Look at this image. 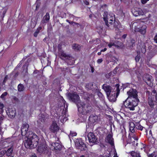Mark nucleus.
Instances as JSON below:
<instances>
[{
    "mask_svg": "<svg viewBox=\"0 0 157 157\" xmlns=\"http://www.w3.org/2000/svg\"><path fill=\"white\" fill-rule=\"evenodd\" d=\"M5 153V151H0V157L3 156Z\"/></svg>",
    "mask_w": 157,
    "mask_h": 157,
    "instance_id": "nucleus-42",
    "label": "nucleus"
},
{
    "mask_svg": "<svg viewBox=\"0 0 157 157\" xmlns=\"http://www.w3.org/2000/svg\"><path fill=\"white\" fill-rule=\"evenodd\" d=\"M126 35H124L123 36V37L124 38H125L126 37Z\"/></svg>",
    "mask_w": 157,
    "mask_h": 157,
    "instance_id": "nucleus-57",
    "label": "nucleus"
},
{
    "mask_svg": "<svg viewBox=\"0 0 157 157\" xmlns=\"http://www.w3.org/2000/svg\"><path fill=\"white\" fill-rule=\"evenodd\" d=\"M143 79L149 86H153V80L151 76L148 74H146L144 76Z\"/></svg>",
    "mask_w": 157,
    "mask_h": 157,
    "instance_id": "nucleus-10",
    "label": "nucleus"
},
{
    "mask_svg": "<svg viewBox=\"0 0 157 157\" xmlns=\"http://www.w3.org/2000/svg\"><path fill=\"white\" fill-rule=\"evenodd\" d=\"M69 96L72 101L77 104L81 117L86 118V115L90 111L91 107L87 104L81 102L79 96L75 93L70 94Z\"/></svg>",
    "mask_w": 157,
    "mask_h": 157,
    "instance_id": "nucleus-2",
    "label": "nucleus"
},
{
    "mask_svg": "<svg viewBox=\"0 0 157 157\" xmlns=\"http://www.w3.org/2000/svg\"><path fill=\"white\" fill-rule=\"evenodd\" d=\"M76 148L81 151L85 150L86 147L81 139H76L75 141Z\"/></svg>",
    "mask_w": 157,
    "mask_h": 157,
    "instance_id": "nucleus-7",
    "label": "nucleus"
},
{
    "mask_svg": "<svg viewBox=\"0 0 157 157\" xmlns=\"http://www.w3.org/2000/svg\"><path fill=\"white\" fill-rule=\"evenodd\" d=\"M8 144L6 140H1L0 141V148L6 147L8 146Z\"/></svg>",
    "mask_w": 157,
    "mask_h": 157,
    "instance_id": "nucleus-17",
    "label": "nucleus"
},
{
    "mask_svg": "<svg viewBox=\"0 0 157 157\" xmlns=\"http://www.w3.org/2000/svg\"><path fill=\"white\" fill-rule=\"evenodd\" d=\"M16 111L14 109L9 110L8 115L11 118L14 117L15 116Z\"/></svg>",
    "mask_w": 157,
    "mask_h": 157,
    "instance_id": "nucleus-21",
    "label": "nucleus"
},
{
    "mask_svg": "<svg viewBox=\"0 0 157 157\" xmlns=\"http://www.w3.org/2000/svg\"><path fill=\"white\" fill-rule=\"evenodd\" d=\"M1 120H2V117H1Z\"/></svg>",
    "mask_w": 157,
    "mask_h": 157,
    "instance_id": "nucleus-61",
    "label": "nucleus"
},
{
    "mask_svg": "<svg viewBox=\"0 0 157 157\" xmlns=\"http://www.w3.org/2000/svg\"><path fill=\"white\" fill-rule=\"evenodd\" d=\"M18 90L19 91H22L24 90V87L22 84H19L18 86Z\"/></svg>",
    "mask_w": 157,
    "mask_h": 157,
    "instance_id": "nucleus-29",
    "label": "nucleus"
},
{
    "mask_svg": "<svg viewBox=\"0 0 157 157\" xmlns=\"http://www.w3.org/2000/svg\"><path fill=\"white\" fill-rule=\"evenodd\" d=\"M37 150L41 154H44L47 152V146L44 140H42L41 141L38 146Z\"/></svg>",
    "mask_w": 157,
    "mask_h": 157,
    "instance_id": "nucleus-6",
    "label": "nucleus"
},
{
    "mask_svg": "<svg viewBox=\"0 0 157 157\" xmlns=\"http://www.w3.org/2000/svg\"><path fill=\"white\" fill-rule=\"evenodd\" d=\"M127 94L129 97L128 98H132L133 100L138 99L137 98V92L136 90L134 89H130L127 92Z\"/></svg>",
    "mask_w": 157,
    "mask_h": 157,
    "instance_id": "nucleus-9",
    "label": "nucleus"
},
{
    "mask_svg": "<svg viewBox=\"0 0 157 157\" xmlns=\"http://www.w3.org/2000/svg\"><path fill=\"white\" fill-rule=\"evenodd\" d=\"M137 48L138 55L136 57L135 60L136 62H138L139 61L140 58V52L143 54L146 52V46L144 42L140 40L138 44Z\"/></svg>",
    "mask_w": 157,
    "mask_h": 157,
    "instance_id": "nucleus-5",
    "label": "nucleus"
},
{
    "mask_svg": "<svg viewBox=\"0 0 157 157\" xmlns=\"http://www.w3.org/2000/svg\"><path fill=\"white\" fill-rule=\"evenodd\" d=\"M149 1V0H141V2L142 4H145Z\"/></svg>",
    "mask_w": 157,
    "mask_h": 157,
    "instance_id": "nucleus-41",
    "label": "nucleus"
},
{
    "mask_svg": "<svg viewBox=\"0 0 157 157\" xmlns=\"http://www.w3.org/2000/svg\"><path fill=\"white\" fill-rule=\"evenodd\" d=\"M31 157H37L36 156V155L35 154H34L32 155Z\"/></svg>",
    "mask_w": 157,
    "mask_h": 157,
    "instance_id": "nucleus-55",
    "label": "nucleus"
},
{
    "mask_svg": "<svg viewBox=\"0 0 157 157\" xmlns=\"http://www.w3.org/2000/svg\"><path fill=\"white\" fill-rule=\"evenodd\" d=\"M10 157H13V156H10Z\"/></svg>",
    "mask_w": 157,
    "mask_h": 157,
    "instance_id": "nucleus-64",
    "label": "nucleus"
},
{
    "mask_svg": "<svg viewBox=\"0 0 157 157\" xmlns=\"http://www.w3.org/2000/svg\"><path fill=\"white\" fill-rule=\"evenodd\" d=\"M148 103L150 106L152 107L154 105V103L153 101L150 99H149Z\"/></svg>",
    "mask_w": 157,
    "mask_h": 157,
    "instance_id": "nucleus-34",
    "label": "nucleus"
},
{
    "mask_svg": "<svg viewBox=\"0 0 157 157\" xmlns=\"http://www.w3.org/2000/svg\"><path fill=\"white\" fill-rule=\"evenodd\" d=\"M13 100L16 101H17L18 99L15 97H14L13 98Z\"/></svg>",
    "mask_w": 157,
    "mask_h": 157,
    "instance_id": "nucleus-51",
    "label": "nucleus"
},
{
    "mask_svg": "<svg viewBox=\"0 0 157 157\" xmlns=\"http://www.w3.org/2000/svg\"><path fill=\"white\" fill-rule=\"evenodd\" d=\"M110 74H111L110 73L108 75H107V74H106V77L107 78H109V75Z\"/></svg>",
    "mask_w": 157,
    "mask_h": 157,
    "instance_id": "nucleus-54",
    "label": "nucleus"
},
{
    "mask_svg": "<svg viewBox=\"0 0 157 157\" xmlns=\"http://www.w3.org/2000/svg\"><path fill=\"white\" fill-rule=\"evenodd\" d=\"M84 2L85 4L87 5H88L89 4V2L87 1H84Z\"/></svg>",
    "mask_w": 157,
    "mask_h": 157,
    "instance_id": "nucleus-47",
    "label": "nucleus"
},
{
    "mask_svg": "<svg viewBox=\"0 0 157 157\" xmlns=\"http://www.w3.org/2000/svg\"><path fill=\"white\" fill-rule=\"evenodd\" d=\"M59 129V127L57 124L55 122H53L50 127V131L53 132H57Z\"/></svg>",
    "mask_w": 157,
    "mask_h": 157,
    "instance_id": "nucleus-12",
    "label": "nucleus"
},
{
    "mask_svg": "<svg viewBox=\"0 0 157 157\" xmlns=\"http://www.w3.org/2000/svg\"><path fill=\"white\" fill-rule=\"evenodd\" d=\"M108 47L110 48L113 46H115L116 47H119V46H117L114 43H112V42H110L108 45Z\"/></svg>",
    "mask_w": 157,
    "mask_h": 157,
    "instance_id": "nucleus-33",
    "label": "nucleus"
},
{
    "mask_svg": "<svg viewBox=\"0 0 157 157\" xmlns=\"http://www.w3.org/2000/svg\"><path fill=\"white\" fill-rule=\"evenodd\" d=\"M154 40L155 42L157 43V34L155 36Z\"/></svg>",
    "mask_w": 157,
    "mask_h": 157,
    "instance_id": "nucleus-44",
    "label": "nucleus"
},
{
    "mask_svg": "<svg viewBox=\"0 0 157 157\" xmlns=\"http://www.w3.org/2000/svg\"><path fill=\"white\" fill-rule=\"evenodd\" d=\"M128 142L129 143H132L133 141L132 140V138L130 136H128Z\"/></svg>",
    "mask_w": 157,
    "mask_h": 157,
    "instance_id": "nucleus-37",
    "label": "nucleus"
},
{
    "mask_svg": "<svg viewBox=\"0 0 157 157\" xmlns=\"http://www.w3.org/2000/svg\"><path fill=\"white\" fill-rule=\"evenodd\" d=\"M29 125L26 123L23 124L21 128V134L22 136L26 135L25 145L28 148L32 149L37 147L38 144L39 140L37 136L32 132H29V135L27 132L28 131Z\"/></svg>",
    "mask_w": 157,
    "mask_h": 157,
    "instance_id": "nucleus-1",
    "label": "nucleus"
},
{
    "mask_svg": "<svg viewBox=\"0 0 157 157\" xmlns=\"http://www.w3.org/2000/svg\"><path fill=\"white\" fill-rule=\"evenodd\" d=\"M149 133H150V134H151V130H150L149 131Z\"/></svg>",
    "mask_w": 157,
    "mask_h": 157,
    "instance_id": "nucleus-60",
    "label": "nucleus"
},
{
    "mask_svg": "<svg viewBox=\"0 0 157 157\" xmlns=\"http://www.w3.org/2000/svg\"><path fill=\"white\" fill-rule=\"evenodd\" d=\"M135 127V124L134 123L131 122L129 123V130L132 132L133 133L134 132V128Z\"/></svg>",
    "mask_w": 157,
    "mask_h": 157,
    "instance_id": "nucleus-23",
    "label": "nucleus"
},
{
    "mask_svg": "<svg viewBox=\"0 0 157 157\" xmlns=\"http://www.w3.org/2000/svg\"><path fill=\"white\" fill-rule=\"evenodd\" d=\"M106 141L109 143L111 145L113 146V139L111 133L109 134L107 136L106 138Z\"/></svg>",
    "mask_w": 157,
    "mask_h": 157,
    "instance_id": "nucleus-15",
    "label": "nucleus"
},
{
    "mask_svg": "<svg viewBox=\"0 0 157 157\" xmlns=\"http://www.w3.org/2000/svg\"><path fill=\"white\" fill-rule=\"evenodd\" d=\"M98 119V117L96 115H92L89 117V121L92 123L96 122Z\"/></svg>",
    "mask_w": 157,
    "mask_h": 157,
    "instance_id": "nucleus-22",
    "label": "nucleus"
},
{
    "mask_svg": "<svg viewBox=\"0 0 157 157\" xmlns=\"http://www.w3.org/2000/svg\"><path fill=\"white\" fill-rule=\"evenodd\" d=\"M7 92H4L1 96L0 98L2 99H3L4 98V97L6 96L7 95Z\"/></svg>",
    "mask_w": 157,
    "mask_h": 157,
    "instance_id": "nucleus-35",
    "label": "nucleus"
},
{
    "mask_svg": "<svg viewBox=\"0 0 157 157\" xmlns=\"http://www.w3.org/2000/svg\"><path fill=\"white\" fill-rule=\"evenodd\" d=\"M87 137L90 143H94L96 142L97 139L93 133L91 132L89 133Z\"/></svg>",
    "mask_w": 157,
    "mask_h": 157,
    "instance_id": "nucleus-11",
    "label": "nucleus"
},
{
    "mask_svg": "<svg viewBox=\"0 0 157 157\" xmlns=\"http://www.w3.org/2000/svg\"><path fill=\"white\" fill-rule=\"evenodd\" d=\"M108 43L107 42L104 41L101 44V46L102 47H106L107 44Z\"/></svg>",
    "mask_w": 157,
    "mask_h": 157,
    "instance_id": "nucleus-39",
    "label": "nucleus"
},
{
    "mask_svg": "<svg viewBox=\"0 0 157 157\" xmlns=\"http://www.w3.org/2000/svg\"><path fill=\"white\" fill-rule=\"evenodd\" d=\"M40 117V119L42 122H44L48 117L47 116L44 114H41Z\"/></svg>",
    "mask_w": 157,
    "mask_h": 157,
    "instance_id": "nucleus-25",
    "label": "nucleus"
},
{
    "mask_svg": "<svg viewBox=\"0 0 157 157\" xmlns=\"http://www.w3.org/2000/svg\"><path fill=\"white\" fill-rule=\"evenodd\" d=\"M80 48V47L77 44H73L72 45V48L76 51L78 50Z\"/></svg>",
    "mask_w": 157,
    "mask_h": 157,
    "instance_id": "nucleus-27",
    "label": "nucleus"
},
{
    "mask_svg": "<svg viewBox=\"0 0 157 157\" xmlns=\"http://www.w3.org/2000/svg\"><path fill=\"white\" fill-rule=\"evenodd\" d=\"M131 155L132 157H140L139 153L135 151L132 152Z\"/></svg>",
    "mask_w": 157,
    "mask_h": 157,
    "instance_id": "nucleus-28",
    "label": "nucleus"
},
{
    "mask_svg": "<svg viewBox=\"0 0 157 157\" xmlns=\"http://www.w3.org/2000/svg\"><path fill=\"white\" fill-rule=\"evenodd\" d=\"M132 137L134 140H137V138L136 137Z\"/></svg>",
    "mask_w": 157,
    "mask_h": 157,
    "instance_id": "nucleus-53",
    "label": "nucleus"
},
{
    "mask_svg": "<svg viewBox=\"0 0 157 157\" xmlns=\"http://www.w3.org/2000/svg\"><path fill=\"white\" fill-rule=\"evenodd\" d=\"M4 107V105L2 103H0V109L1 110V112H3V109Z\"/></svg>",
    "mask_w": 157,
    "mask_h": 157,
    "instance_id": "nucleus-36",
    "label": "nucleus"
},
{
    "mask_svg": "<svg viewBox=\"0 0 157 157\" xmlns=\"http://www.w3.org/2000/svg\"><path fill=\"white\" fill-rule=\"evenodd\" d=\"M40 31H38V30H36V31L35 32L34 34V36L35 37H36L38 34L39 33Z\"/></svg>",
    "mask_w": 157,
    "mask_h": 157,
    "instance_id": "nucleus-40",
    "label": "nucleus"
},
{
    "mask_svg": "<svg viewBox=\"0 0 157 157\" xmlns=\"http://www.w3.org/2000/svg\"><path fill=\"white\" fill-rule=\"evenodd\" d=\"M49 19L50 16L49 14L48 13H47L46 15L44 16L41 22L42 23H44L46 22H47L49 21Z\"/></svg>",
    "mask_w": 157,
    "mask_h": 157,
    "instance_id": "nucleus-20",
    "label": "nucleus"
},
{
    "mask_svg": "<svg viewBox=\"0 0 157 157\" xmlns=\"http://www.w3.org/2000/svg\"><path fill=\"white\" fill-rule=\"evenodd\" d=\"M103 18L106 25L108 27L112 25L113 22V17L108 14L107 12H105L103 14Z\"/></svg>",
    "mask_w": 157,
    "mask_h": 157,
    "instance_id": "nucleus-8",
    "label": "nucleus"
},
{
    "mask_svg": "<svg viewBox=\"0 0 157 157\" xmlns=\"http://www.w3.org/2000/svg\"><path fill=\"white\" fill-rule=\"evenodd\" d=\"M6 13V11H3V14H5Z\"/></svg>",
    "mask_w": 157,
    "mask_h": 157,
    "instance_id": "nucleus-59",
    "label": "nucleus"
},
{
    "mask_svg": "<svg viewBox=\"0 0 157 157\" xmlns=\"http://www.w3.org/2000/svg\"><path fill=\"white\" fill-rule=\"evenodd\" d=\"M103 88L106 93L107 96L111 94V89L110 86L104 85L103 86Z\"/></svg>",
    "mask_w": 157,
    "mask_h": 157,
    "instance_id": "nucleus-16",
    "label": "nucleus"
},
{
    "mask_svg": "<svg viewBox=\"0 0 157 157\" xmlns=\"http://www.w3.org/2000/svg\"><path fill=\"white\" fill-rule=\"evenodd\" d=\"M13 149V147H11L8 148L6 151H4L6 155L8 156H11L12 154Z\"/></svg>",
    "mask_w": 157,
    "mask_h": 157,
    "instance_id": "nucleus-19",
    "label": "nucleus"
},
{
    "mask_svg": "<svg viewBox=\"0 0 157 157\" xmlns=\"http://www.w3.org/2000/svg\"><path fill=\"white\" fill-rule=\"evenodd\" d=\"M138 102V99L133 100L132 98H127L124 104L126 108L129 109L130 110H134L135 107L137 105Z\"/></svg>",
    "mask_w": 157,
    "mask_h": 157,
    "instance_id": "nucleus-4",
    "label": "nucleus"
},
{
    "mask_svg": "<svg viewBox=\"0 0 157 157\" xmlns=\"http://www.w3.org/2000/svg\"><path fill=\"white\" fill-rule=\"evenodd\" d=\"M141 150L144 149V151H145L144 146V147H143V148H141Z\"/></svg>",
    "mask_w": 157,
    "mask_h": 157,
    "instance_id": "nucleus-58",
    "label": "nucleus"
},
{
    "mask_svg": "<svg viewBox=\"0 0 157 157\" xmlns=\"http://www.w3.org/2000/svg\"><path fill=\"white\" fill-rule=\"evenodd\" d=\"M98 95L99 97H102V94L100 92L98 93Z\"/></svg>",
    "mask_w": 157,
    "mask_h": 157,
    "instance_id": "nucleus-45",
    "label": "nucleus"
},
{
    "mask_svg": "<svg viewBox=\"0 0 157 157\" xmlns=\"http://www.w3.org/2000/svg\"><path fill=\"white\" fill-rule=\"evenodd\" d=\"M144 12L141 9H137L133 12V15L135 16L143 15L144 14Z\"/></svg>",
    "mask_w": 157,
    "mask_h": 157,
    "instance_id": "nucleus-14",
    "label": "nucleus"
},
{
    "mask_svg": "<svg viewBox=\"0 0 157 157\" xmlns=\"http://www.w3.org/2000/svg\"><path fill=\"white\" fill-rule=\"evenodd\" d=\"M60 121L62 123L65 122L68 119L67 117H66V115H64L63 116H60Z\"/></svg>",
    "mask_w": 157,
    "mask_h": 157,
    "instance_id": "nucleus-26",
    "label": "nucleus"
},
{
    "mask_svg": "<svg viewBox=\"0 0 157 157\" xmlns=\"http://www.w3.org/2000/svg\"><path fill=\"white\" fill-rule=\"evenodd\" d=\"M153 155L152 154H151L148 155V157H153ZM154 157H157V155L155 156Z\"/></svg>",
    "mask_w": 157,
    "mask_h": 157,
    "instance_id": "nucleus-49",
    "label": "nucleus"
},
{
    "mask_svg": "<svg viewBox=\"0 0 157 157\" xmlns=\"http://www.w3.org/2000/svg\"><path fill=\"white\" fill-rule=\"evenodd\" d=\"M155 90L154 91H153V92L154 93H155Z\"/></svg>",
    "mask_w": 157,
    "mask_h": 157,
    "instance_id": "nucleus-62",
    "label": "nucleus"
},
{
    "mask_svg": "<svg viewBox=\"0 0 157 157\" xmlns=\"http://www.w3.org/2000/svg\"><path fill=\"white\" fill-rule=\"evenodd\" d=\"M107 96L109 100L110 101L113 102L115 101L116 98L115 97V93L113 94L112 93V94H110L109 95Z\"/></svg>",
    "mask_w": 157,
    "mask_h": 157,
    "instance_id": "nucleus-18",
    "label": "nucleus"
},
{
    "mask_svg": "<svg viewBox=\"0 0 157 157\" xmlns=\"http://www.w3.org/2000/svg\"><path fill=\"white\" fill-rule=\"evenodd\" d=\"M101 51H100V52H98V55H101Z\"/></svg>",
    "mask_w": 157,
    "mask_h": 157,
    "instance_id": "nucleus-56",
    "label": "nucleus"
},
{
    "mask_svg": "<svg viewBox=\"0 0 157 157\" xmlns=\"http://www.w3.org/2000/svg\"><path fill=\"white\" fill-rule=\"evenodd\" d=\"M103 61V60L102 59H98L97 61V62L98 63H101Z\"/></svg>",
    "mask_w": 157,
    "mask_h": 157,
    "instance_id": "nucleus-43",
    "label": "nucleus"
},
{
    "mask_svg": "<svg viewBox=\"0 0 157 157\" xmlns=\"http://www.w3.org/2000/svg\"><path fill=\"white\" fill-rule=\"evenodd\" d=\"M68 57V55L65 53L64 52H62L61 53L60 58L63 59H65Z\"/></svg>",
    "mask_w": 157,
    "mask_h": 157,
    "instance_id": "nucleus-24",
    "label": "nucleus"
},
{
    "mask_svg": "<svg viewBox=\"0 0 157 157\" xmlns=\"http://www.w3.org/2000/svg\"><path fill=\"white\" fill-rule=\"evenodd\" d=\"M115 87L116 88V90L117 91L116 96H117L120 92V90L119 89V85L118 84H117L116 85Z\"/></svg>",
    "mask_w": 157,
    "mask_h": 157,
    "instance_id": "nucleus-32",
    "label": "nucleus"
},
{
    "mask_svg": "<svg viewBox=\"0 0 157 157\" xmlns=\"http://www.w3.org/2000/svg\"><path fill=\"white\" fill-rule=\"evenodd\" d=\"M143 24V22H134L132 25V29L135 32H139L142 35L145 34L146 32L147 26Z\"/></svg>",
    "mask_w": 157,
    "mask_h": 157,
    "instance_id": "nucleus-3",
    "label": "nucleus"
},
{
    "mask_svg": "<svg viewBox=\"0 0 157 157\" xmlns=\"http://www.w3.org/2000/svg\"><path fill=\"white\" fill-rule=\"evenodd\" d=\"M93 84L92 83H90L86 85V87L89 89H91L93 88Z\"/></svg>",
    "mask_w": 157,
    "mask_h": 157,
    "instance_id": "nucleus-30",
    "label": "nucleus"
},
{
    "mask_svg": "<svg viewBox=\"0 0 157 157\" xmlns=\"http://www.w3.org/2000/svg\"><path fill=\"white\" fill-rule=\"evenodd\" d=\"M61 145L58 143H52L51 144L50 148L52 150H60L61 148Z\"/></svg>",
    "mask_w": 157,
    "mask_h": 157,
    "instance_id": "nucleus-13",
    "label": "nucleus"
},
{
    "mask_svg": "<svg viewBox=\"0 0 157 157\" xmlns=\"http://www.w3.org/2000/svg\"><path fill=\"white\" fill-rule=\"evenodd\" d=\"M136 127L138 129H139L141 130H142L143 129V127L142 126H141L140 125H139L137 126H136Z\"/></svg>",
    "mask_w": 157,
    "mask_h": 157,
    "instance_id": "nucleus-38",
    "label": "nucleus"
},
{
    "mask_svg": "<svg viewBox=\"0 0 157 157\" xmlns=\"http://www.w3.org/2000/svg\"><path fill=\"white\" fill-rule=\"evenodd\" d=\"M67 22H69V21H68L67 20Z\"/></svg>",
    "mask_w": 157,
    "mask_h": 157,
    "instance_id": "nucleus-63",
    "label": "nucleus"
},
{
    "mask_svg": "<svg viewBox=\"0 0 157 157\" xmlns=\"http://www.w3.org/2000/svg\"><path fill=\"white\" fill-rule=\"evenodd\" d=\"M76 135L77 133L76 132L73 131H71L70 134L69 135V137L70 138L73 136H76Z\"/></svg>",
    "mask_w": 157,
    "mask_h": 157,
    "instance_id": "nucleus-31",
    "label": "nucleus"
},
{
    "mask_svg": "<svg viewBox=\"0 0 157 157\" xmlns=\"http://www.w3.org/2000/svg\"><path fill=\"white\" fill-rule=\"evenodd\" d=\"M41 29H42V27H39L37 29V30H38V31H40V30Z\"/></svg>",
    "mask_w": 157,
    "mask_h": 157,
    "instance_id": "nucleus-50",
    "label": "nucleus"
},
{
    "mask_svg": "<svg viewBox=\"0 0 157 157\" xmlns=\"http://www.w3.org/2000/svg\"><path fill=\"white\" fill-rule=\"evenodd\" d=\"M62 46V45L61 44H59L58 45V48L59 50H60L61 49V46Z\"/></svg>",
    "mask_w": 157,
    "mask_h": 157,
    "instance_id": "nucleus-46",
    "label": "nucleus"
},
{
    "mask_svg": "<svg viewBox=\"0 0 157 157\" xmlns=\"http://www.w3.org/2000/svg\"><path fill=\"white\" fill-rule=\"evenodd\" d=\"M114 157H118V156L117 155V154L116 152H115L114 153Z\"/></svg>",
    "mask_w": 157,
    "mask_h": 157,
    "instance_id": "nucleus-52",
    "label": "nucleus"
},
{
    "mask_svg": "<svg viewBox=\"0 0 157 157\" xmlns=\"http://www.w3.org/2000/svg\"><path fill=\"white\" fill-rule=\"evenodd\" d=\"M106 50H107L106 48H105L104 49L101 50V52H104Z\"/></svg>",
    "mask_w": 157,
    "mask_h": 157,
    "instance_id": "nucleus-48",
    "label": "nucleus"
}]
</instances>
